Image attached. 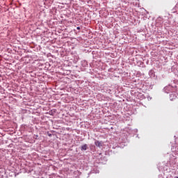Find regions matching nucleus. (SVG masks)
<instances>
[{"label":"nucleus","instance_id":"obj_1","mask_svg":"<svg viewBox=\"0 0 178 178\" xmlns=\"http://www.w3.org/2000/svg\"><path fill=\"white\" fill-rule=\"evenodd\" d=\"M95 145H96V147L101 148V147L104 145V142L95 140Z\"/></svg>","mask_w":178,"mask_h":178},{"label":"nucleus","instance_id":"obj_2","mask_svg":"<svg viewBox=\"0 0 178 178\" xmlns=\"http://www.w3.org/2000/svg\"><path fill=\"white\" fill-rule=\"evenodd\" d=\"M87 148H88V146L87 145V144H85L81 147V150L87 151Z\"/></svg>","mask_w":178,"mask_h":178},{"label":"nucleus","instance_id":"obj_4","mask_svg":"<svg viewBox=\"0 0 178 178\" xmlns=\"http://www.w3.org/2000/svg\"><path fill=\"white\" fill-rule=\"evenodd\" d=\"M175 178H178V177H175Z\"/></svg>","mask_w":178,"mask_h":178},{"label":"nucleus","instance_id":"obj_3","mask_svg":"<svg viewBox=\"0 0 178 178\" xmlns=\"http://www.w3.org/2000/svg\"><path fill=\"white\" fill-rule=\"evenodd\" d=\"M77 30H80V26L76 27Z\"/></svg>","mask_w":178,"mask_h":178}]
</instances>
